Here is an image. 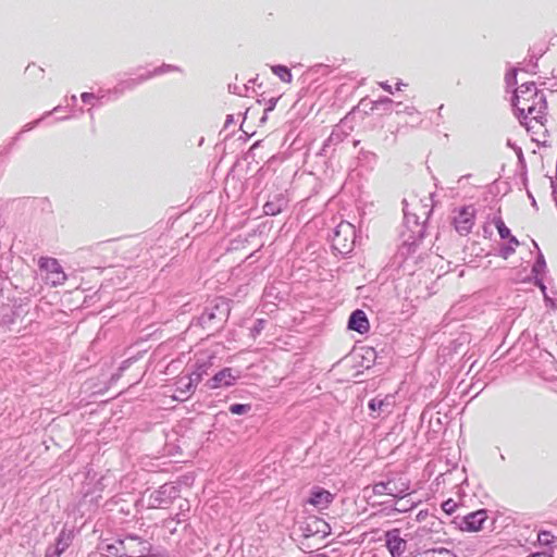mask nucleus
Segmentation results:
<instances>
[{
	"label": "nucleus",
	"mask_w": 557,
	"mask_h": 557,
	"mask_svg": "<svg viewBox=\"0 0 557 557\" xmlns=\"http://www.w3.org/2000/svg\"><path fill=\"white\" fill-rule=\"evenodd\" d=\"M518 119L534 141H546L548 135L546 100L544 102H537L536 108L533 107L530 111L518 114Z\"/></svg>",
	"instance_id": "obj_1"
},
{
	"label": "nucleus",
	"mask_w": 557,
	"mask_h": 557,
	"mask_svg": "<svg viewBox=\"0 0 557 557\" xmlns=\"http://www.w3.org/2000/svg\"><path fill=\"white\" fill-rule=\"evenodd\" d=\"M208 368L206 363L198 364L190 374L178 377L176 381V392L178 396H174V399H188L194 394L203 376L208 374Z\"/></svg>",
	"instance_id": "obj_2"
},
{
	"label": "nucleus",
	"mask_w": 557,
	"mask_h": 557,
	"mask_svg": "<svg viewBox=\"0 0 557 557\" xmlns=\"http://www.w3.org/2000/svg\"><path fill=\"white\" fill-rule=\"evenodd\" d=\"M355 226L349 222L342 221L336 226L332 236V246L337 252L346 255L352 250L355 246Z\"/></svg>",
	"instance_id": "obj_3"
},
{
	"label": "nucleus",
	"mask_w": 557,
	"mask_h": 557,
	"mask_svg": "<svg viewBox=\"0 0 557 557\" xmlns=\"http://www.w3.org/2000/svg\"><path fill=\"white\" fill-rule=\"evenodd\" d=\"M38 267L45 273V281L52 287L61 286L65 283L67 276L55 258L40 257Z\"/></svg>",
	"instance_id": "obj_4"
},
{
	"label": "nucleus",
	"mask_w": 557,
	"mask_h": 557,
	"mask_svg": "<svg viewBox=\"0 0 557 557\" xmlns=\"http://www.w3.org/2000/svg\"><path fill=\"white\" fill-rule=\"evenodd\" d=\"M476 211L472 205L462 206L454 211L453 225L461 236L468 235L475 223Z\"/></svg>",
	"instance_id": "obj_5"
},
{
	"label": "nucleus",
	"mask_w": 557,
	"mask_h": 557,
	"mask_svg": "<svg viewBox=\"0 0 557 557\" xmlns=\"http://www.w3.org/2000/svg\"><path fill=\"white\" fill-rule=\"evenodd\" d=\"M122 541L124 557H151V545L137 535H129Z\"/></svg>",
	"instance_id": "obj_6"
},
{
	"label": "nucleus",
	"mask_w": 557,
	"mask_h": 557,
	"mask_svg": "<svg viewBox=\"0 0 557 557\" xmlns=\"http://www.w3.org/2000/svg\"><path fill=\"white\" fill-rule=\"evenodd\" d=\"M238 379V371H235L232 368H223L209 379L205 385L209 389L227 388L235 385Z\"/></svg>",
	"instance_id": "obj_7"
},
{
	"label": "nucleus",
	"mask_w": 557,
	"mask_h": 557,
	"mask_svg": "<svg viewBox=\"0 0 557 557\" xmlns=\"http://www.w3.org/2000/svg\"><path fill=\"white\" fill-rule=\"evenodd\" d=\"M334 498V494H332L330 491L320 486H314L310 491L307 503L313 506L317 510L323 511L330 507Z\"/></svg>",
	"instance_id": "obj_8"
},
{
	"label": "nucleus",
	"mask_w": 557,
	"mask_h": 557,
	"mask_svg": "<svg viewBox=\"0 0 557 557\" xmlns=\"http://www.w3.org/2000/svg\"><path fill=\"white\" fill-rule=\"evenodd\" d=\"M487 518V511L484 509L470 512L462 518L459 529L467 532H479L483 529Z\"/></svg>",
	"instance_id": "obj_9"
},
{
	"label": "nucleus",
	"mask_w": 557,
	"mask_h": 557,
	"mask_svg": "<svg viewBox=\"0 0 557 557\" xmlns=\"http://www.w3.org/2000/svg\"><path fill=\"white\" fill-rule=\"evenodd\" d=\"M432 212V208L428 205L421 206V203L407 205L405 208V218L410 221L412 218L414 223H424L429 220Z\"/></svg>",
	"instance_id": "obj_10"
},
{
	"label": "nucleus",
	"mask_w": 557,
	"mask_h": 557,
	"mask_svg": "<svg viewBox=\"0 0 557 557\" xmlns=\"http://www.w3.org/2000/svg\"><path fill=\"white\" fill-rule=\"evenodd\" d=\"M386 546L393 557H399L407 548V542L399 536V530L395 529L386 533Z\"/></svg>",
	"instance_id": "obj_11"
},
{
	"label": "nucleus",
	"mask_w": 557,
	"mask_h": 557,
	"mask_svg": "<svg viewBox=\"0 0 557 557\" xmlns=\"http://www.w3.org/2000/svg\"><path fill=\"white\" fill-rule=\"evenodd\" d=\"M540 95H543V92L539 91L534 83L522 84L515 91L512 104L517 108L520 106V101L525 102L528 99L535 98Z\"/></svg>",
	"instance_id": "obj_12"
},
{
	"label": "nucleus",
	"mask_w": 557,
	"mask_h": 557,
	"mask_svg": "<svg viewBox=\"0 0 557 557\" xmlns=\"http://www.w3.org/2000/svg\"><path fill=\"white\" fill-rule=\"evenodd\" d=\"M348 327L360 334H364L369 331L370 324L366 313L362 310H355L349 318Z\"/></svg>",
	"instance_id": "obj_13"
},
{
	"label": "nucleus",
	"mask_w": 557,
	"mask_h": 557,
	"mask_svg": "<svg viewBox=\"0 0 557 557\" xmlns=\"http://www.w3.org/2000/svg\"><path fill=\"white\" fill-rule=\"evenodd\" d=\"M395 400L392 395H386L384 398H373L369 401V409L377 412V416L384 413L389 414L394 408Z\"/></svg>",
	"instance_id": "obj_14"
},
{
	"label": "nucleus",
	"mask_w": 557,
	"mask_h": 557,
	"mask_svg": "<svg viewBox=\"0 0 557 557\" xmlns=\"http://www.w3.org/2000/svg\"><path fill=\"white\" fill-rule=\"evenodd\" d=\"M308 529L313 534L320 535L321 537H324L331 533V527L326 521H324L321 518L313 517L308 524Z\"/></svg>",
	"instance_id": "obj_15"
},
{
	"label": "nucleus",
	"mask_w": 557,
	"mask_h": 557,
	"mask_svg": "<svg viewBox=\"0 0 557 557\" xmlns=\"http://www.w3.org/2000/svg\"><path fill=\"white\" fill-rule=\"evenodd\" d=\"M544 101H545L544 95H540L535 98L528 99V101H525V102L520 101V106H518L515 109L517 110L518 114H522L525 111H530V109H532L533 107L536 108L537 102H544Z\"/></svg>",
	"instance_id": "obj_16"
},
{
	"label": "nucleus",
	"mask_w": 557,
	"mask_h": 557,
	"mask_svg": "<svg viewBox=\"0 0 557 557\" xmlns=\"http://www.w3.org/2000/svg\"><path fill=\"white\" fill-rule=\"evenodd\" d=\"M272 72L284 83L292 82V73L285 65H274L271 67Z\"/></svg>",
	"instance_id": "obj_17"
},
{
	"label": "nucleus",
	"mask_w": 557,
	"mask_h": 557,
	"mask_svg": "<svg viewBox=\"0 0 557 557\" xmlns=\"http://www.w3.org/2000/svg\"><path fill=\"white\" fill-rule=\"evenodd\" d=\"M122 541L121 540H117L115 543L113 544H109L106 546V552L109 556H113V557H124L123 554V549H122Z\"/></svg>",
	"instance_id": "obj_18"
},
{
	"label": "nucleus",
	"mask_w": 557,
	"mask_h": 557,
	"mask_svg": "<svg viewBox=\"0 0 557 557\" xmlns=\"http://www.w3.org/2000/svg\"><path fill=\"white\" fill-rule=\"evenodd\" d=\"M420 557H456L453 552L447 548H437L424 552Z\"/></svg>",
	"instance_id": "obj_19"
},
{
	"label": "nucleus",
	"mask_w": 557,
	"mask_h": 557,
	"mask_svg": "<svg viewBox=\"0 0 557 557\" xmlns=\"http://www.w3.org/2000/svg\"><path fill=\"white\" fill-rule=\"evenodd\" d=\"M495 226L498 231V234L502 238H508L511 233L510 230L506 226L505 222L502 219L495 221Z\"/></svg>",
	"instance_id": "obj_20"
},
{
	"label": "nucleus",
	"mask_w": 557,
	"mask_h": 557,
	"mask_svg": "<svg viewBox=\"0 0 557 557\" xmlns=\"http://www.w3.org/2000/svg\"><path fill=\"white\" fill-rule=\"evenodd\" d=\"M442 509L445 513L451 515L457 511L458 504L453 498H449L442 504Z\"/></svg>",
	"instance_id": "obj_21"
},
{
	"label": "nucleus",
	"mask_w": 557,
	"mask_h": 557,
	"mask_svg": "<svg viewBox=\"0 0 557 557\" xmlns=\"http://www.w3.org/2000/svg\"><path fill=\"white\" fill-rule=\"evenodd\" d=\"M508 239L510 246L503 249L502 255L504 258H507L509 255H511L515 251V248L519 246V242L515 236L510 235Z\"/></svg>",
	"instance_id": "obj_22"
},
{
	"label": "nucleus",
	"mask_w": 557,
	"mask_h": 557,
	"mask_svg": "<svg viewBox=\"0 0 557 557\" xmlns=\"http://www.w3.org/2000/svg\"><path fill=\"white\" fill-rule=\"evenodd\" d=\"M250 410V405L248 404H234L230 407V411L233 414H244Z\"/></svg>",
	"instance_id": "obj_23"
},
{
	"label": "nucleus",
	"mask_w": 557,
	"mask_h": 557,
	"mask_svg": "<svg viewBox=\"0 0 557 557\" xmlns=\"http://www.w3.org/2000/svg\"><path fill=\"white\" fill-rule=\"evenodd\" d=\"M537 541L543 545H549L554 541V535L548 531H542L537 534Z\"/></svg>",
	"instance_id": "obj_24"
},
{
	"label": "nucleus",
	"mask_w": 557,
	"mask_h": 557,
	"mask_svg": "<svg viewBox=\"0 0 557 557\" xmlns=\"http://www.w3.org/2000/svg\"><path fill=\"white\" fill-rule=\"evenodd\" d=\"M63 532L60 533L59 537L57 539V547H55V554L58 556H60L61 554H63V552L65 550V548L67 547V543H62V536H63Z\"/></svg>",
	"instance_id": "obj_25"
},
{
	"label": "nucleus",
	"mask_w": 557,
	"mask_h": 557,
	"mask_svg": "<svg viewBox=\"0 0 557 557\" xmlns=\"http://www.w3.org/2000/svg\"><path fill=\"white\" fill-rule=\"evenodd\" d=\"M408 502L406 503H403L401 499L397 502L396 504V510L399 511V512H405L411 508H413L417 504L416 503H411V504H407Z\"/></svg>",
	"instance_id": "obj_26"
},
{
	"label": "nucleus",
	"mask_w": 557,
	"mask_h": 557,
	"mask_svg": "<svg viewBox=\"0 0 557 557\" xmlns=\"http://www.w3.org/2000/svg\"><path fill=\"white\" fill-rule=\"evenodd\" d=\"M429 512L426 510H421L418 515H417V519L419 521L423 520L425 517H428Z\"/></svg>",
	"instance_id": "obj_27"
},
{
	"label": "nucleus",
	"mask_w": 557,
	"mask_h": 557,
	"mask_svg": "<svg viewBox=\"0 0 557 557\" xmlns=\"http://www.w3.org/2000/svg\"><path fill=\"white\" fill-rule=\"evenodd\" d=\"M264 211H265L267 214H275V211L272 209L270 203H267L264 206Z\"/></svg>",
	"instance_id": "obj_28"
},
{
	"label": "nucleus",
	"mask_w": 557,
	"mask_h": 557,
	"mask_svg": "<svg viewBox=\"0 0 557 557\" xmlns=\"http://www.w3.org/2000/svg\"><path fill=\"white\" fill-rule=\"evenodd\" d=\"M92 97L94 96L91 94H86L85 92V94L82 95V99H83L84 102L89 101Z\"/></svg>",
	"instance_id": "obj_29"
},
{
	"label": "nucleus",
	"mask_w": 557,
	"mask_h": 557,
	"mask_svg": "<svg viewBox=\"0 0 557 557\" xmlns=\"http://www.w3.org/2000/svg\"><path fill=\"white\" fill-rule=\"evenodd\" d=\"M389 484H391V483H387L386 485H385V484H376V487L382 486V487H385V488H386Z\"/></svg>",
	"instance_id": "obj_30"
},
{
	"label": "nucleus",
	"mask_w": 557,
	"mask_h": 557,
	"mask_svg": "<svg viewBox=\"0 0 557 557\" xmlns=\"http://www.w3.org/2000/svg\"><path fill=\"white\" fill-rule=\"evenodd\" d=\"M367 352L373 355V350L372 349H368Z\"/></svg>",
	"instance_id": "obj_31"
},
{
	"label": "nucleus",
	"mask_w": 557,
	"mask_h": 557,
	"mask_svg": "<svg viewBox=\"0 0 557 557\" xmlns=\"http://www.w3.org/2000/svg\"><path fill=\"white\" fill-rule=\"evenodd\" d=\"M209 318H210V319L214 318V314H213V313H210V314H209Z\"/></svg>",
	"instance_id": "obj_32"
}]
</instances>
